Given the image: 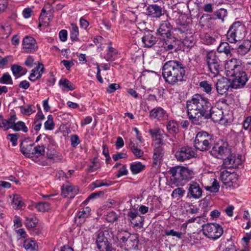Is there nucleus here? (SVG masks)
<instances>
[{
	"instance_id": "1",
	"label": "nucleus",
	"mask_w": 251,
	"mask_h": 251,
	"mask_svg": "<svg viewBox=\"0 0 251 251\" xmlns=\"http://www.w3.org/2000/svg\"><path fill=\"white\" fill-rule=\"evenodd\" d=\"M186 108L188 118L194 125L201 126L209 119L214 123L223 120V112L213 107L209 100L201 94H194L187 100Z\"/></svg>"
},
{
	"instance_id": "2",
	"label": "nucleus",
	"mask_w": 251,
	"mask_h": 251,
	"mask_svg": "<svg viewBox=\"0 0 251 251\" xmlns=\"http://www.w3.org/2000/svg\"><path fill=\"white\" fill-rule=\"evenodd\" d=\"M162 70V75L165 82L171 85L181 82L185 74L184 65L176 60L167 61L164 64Z\"/></svg>"
},
{
	"instance_id": "3",
	"label": "nucleus",
	"mask_w": 251,
	"mask_h": 251,
	"mask_svg": "<svg viewBox=\"0 0 251 251\" xmlns=\"http://www.w3.org/2000/svg\"><path fill=\"white\" fill-rule=\"evenodd\" d=\"M171 175V180L176 186H183L186 181L192 178L195 172L193 169L182 166L172 167L168 171Z\"/></svg>"
},
{
	"instance_id": "4",
	"label": "nucleus",
	"mask_w": 251,
	"mask_h": 251,
	"mask_svg": "<svg viewBox=\"0 0 251 251\" xmlns=\"http://www.w3.org/2000/svg\"><path fill=\"white\" fill-rule=\"evenodd\" d=\"M113 238L114 234L111 229L99 231L97 233L96 244L100 251H112L113 248L110 242Z\"/></svg>"
},
{
	"instance_id": "5",
	"label": "nucleus",
	"mask_w": 251,
	"mask_h": 251,
	"mask_svg": "<svg viewBox=\"0 0 251 251\" xmlns=\"http://www.w3.org/2000/svg\"><path fill=\"white\" fill-rule=\"evenodd\" d=\"M206 61L209 71L214 75L223 70L224 61L221 60V55L215 52H208L206 56Z\"/></svg>"
},
{
	"instance_id": "6",
	"label": "nucleus",
	"mask_w": 251,
	"mask_h": 251,
	"mask_svg": "<svg viewBox=\"0 0 251 251\" xmlns=\"http://www.w3.org/2000/svg\"><path fill=\"white\" fill-rule=\"evenodd\" d=\"M117 239L120 242L122 248H124L125 251H132L138 249L139 240L136 234H130L125 231L123 233L118 234Z\"/></svg>"
},
{
	"instance_id": "7",
	"label": "nucleus",
	"mask_w": 251,
	"mask_h": 251,
	"mask_svg": "<svg viewBox=\"0 0 251 251\" xmlns=\"http://www.w3.org/2000/svg\"><path fill=\"white\" fill-rule=\"evenodd\" d=\"M245 32L244 25L239 22H234L227 32V40L230 43H235L244 38Z\"/></svg>"
},
{
	"instance_id": "8",
	"label": "nucleus",
	"mask_w": 251,
	"mask_h": 251,
	"mask_svg": "<svg viewBox=\"0 0 251 251\" xmlns=\"http://www.w3.org/2000/svg\"><path fill=\"white\" fill-rule=\"evenodd\" d=\"M213 136L205 131L199 132L195 139L196 148L201 151L209 150L213 143Z\"/></svg>"
},
{
	"instance_id": "9",
	"label": "nucleus",
	"mask_w": 251,
	"mask_h": 251,
	"mask_svg": "<svg viewBox=\"0 0 251 251\" xmlns=\"http://www.w3.org/2000/svg\"><path fill=\"white\" fill-rule=\"evenodd\" d=\"M159 46L164 50L172 52L176 51L180 48L181 41L172 35L162 37L159 43Z\"/></svg>"
},
{
	"instance_id": "10",
	"label": "nucleus",
	"mask_w": 251,
	"mask_h": 251,
	"mask_svg": "<svg viewBox=\"0 0 251 251\" xmlns=\"http://www.w3.org/2000/svg\"><path fill=\"white\" fill-rule=\"evenodd\" d=\"M203 234L209 238L216 240L222 235L223 230L222 227L217 224H207L202 226Z\"/></svg>"
},
{
	"instance_id": "11",
	"label": "nucleus",
	"mask_w": 251,
	"mask_h": 251,
	"mask_svg": "<svg viewBox=\"0 0 251 251\" xmlns=\"http://www.w3.org/2000/svg\"><path fill=\"white\" fill-rule=\"evenodd\" d=\"M197 156V154L194 149L188 146L179 148L175 153L176 160L180 162L195 158Z\"/></svg>"
},
{
	"instance_id": "12",
	"label": "nucleus",
	"mask_w": 251,
	"mask_h": 251,
	"mask_svg": "<svg viewBox=\"0 0 251 251\" xmlns=\"http://www.w3.org/2000/svg\"><path fill=\"white\" fill-rule=\"evenodd\" d=\"M202 192L203 191L198 182L193 181L188 185L187 197L189 199H199L202 197Z\"/></svg>"
},
{
	"instance_id": "13",
	"label": "nucleus",
	"mask_w": 251,
	"mask_h": 251,
	"mask_svg": "<svg viewBox=\"0 0 251 251\" xmlns=\"http://www.w3.org/2000/svg\"><path fill=\"white\" fill-rule=\"evenodd\" d=\"M22 45L24 52L28 53L35 52L38 48L35 39L29 36H27L23 39Z\"/></svg>"
},
{
	"instance_id": "14",
	"label": "nucleus",
	"mask_w": 251,
	"mask_h": 251,
	"mask_svg": "<svg viewBox=\"0 0 251 251\" xmlns=\"http://www.w3.org/2000/svg\"><path fill=\"white\" fill-rule=\"evenodd\" d=\"M165 151L162 146L156 147L153 151L152 165L154 167H160L162 163Z\"/></svg>"
},
{
	"instance_id": "15",
	"label": "nucleus",
	"mask_w": 251,
	"mask_h": 251,
	"mask_svg": "<svg viewBox=\"0 0 251 251\" xmlns=\"http://www.w3.org/2000/svg\"><path fill=\"white\" fill-rule=\"evenodd\" d=\"M228 152V144L227 143H217L214 145L210 151V154L216 158L226 155Z\"/></svg>"
},
{
	"instance_id": "16",
	"label": "nucleus",
	"mask_w": 251,
	"mask_h": 251,
	"mask_svg": "<svg viewBox=\"0 0 251 251\" xmlns=\"http://www.w3.org/2000/svg\"><path fill=\"white\" fill-rule=\"evenodd\" d=\"M127 221L135 227H141L144 220L135 210H130L127 214Z\"/></svg>"
},
{
	"instance_id": "17",
	"label": "nucleus",
	"mask_w": 251,
	"mask_h": 251,
	"mask_svg": "<svg viewBox=\"0 0 251 251\" xmlns=\"http://www.w3.org/2000/svg\"><path fill=\"white\" fill-rule=\"evenodd\" d=\"M91 211V209L88 206L81 208L75 216V224L77 226H81L83 224L86 219L90 216Z\"/></svg>"
},
{
	"instance_id": "18",
	"label": "nucleus",
	"mask_w": 251,
	"mask_h": 251,
	"mask_svg": "<svg viewBox=\"0 0 251 251\" xmlns=\"http://www.w3.org/2000/svg\"><path fill=\"white\" fill-rule=\"evenodd\" d=\"M231 85L229 79L226 77H222L219 79L216 84L217 92L220 95H223L228 90Z\"/></svg>"
},
{
	"instance_id": "19",
	"label": "nucleus",
	"mask_w": 251,
	"mask_h": 251,
	"mask_svg": "<svg viewBox=\"0 0 251 251\" xmlns=\"http://www.w3.org/2000/svg\"><path fill=\"white\" fill-rule=\"evenodd\" d=\"M146 14L152 18H159L164 15V11L160 6L154 4L149 5L146 9Z\"/></svg>"
},
{
	"instance_id": "20",
	"label": "nucleus",
	"mask_w": 251,
	"mask_h": 251,
	"mask_svg": "<svg viewBox=\"0 0 251 251\" xmlns=\"http://www.w3.org/2000/svg\"><path fill=\"white\" fill-rule=\"evenodd\" d=\"M61 190L62 195L65 197H68L70 199L74 198L78 191L77 187L69 183L63 185L61 187Z\"/></svg>"
},
{
	"instance_id": "21",
	"label": "nucleus",
	"mask_w": 251,
	"mask_h": 251,
	"mask_svg": "<svg viewBox=\"0 0 251 251\" xmlns=\"http://www.w3.org/2000/svg\"><path fill=\"white\" fill-rule=\"evenodd\" d=\"M17 119V118L14 114L11 115L7 119H4L3 117L0 115V127L5 130L12 129Z\"/></svg>"
},
{
	"instance_id": "22",
	"label": "nucleus",
	"mask_w": 251,
	"mask_h": 251,
	"mask_svg": "<svg viewBox=\"0 0 251 251\" xmlns=\"http://www.w3.org/2000/svg\"><path fill=\"white\" fill-rule=\"evenodd\" d=\"M150 117L151 119L161 121L166 119L167 117L166 112L161 107H156L150 112Z\"/></svg>"
},
{
	"instance_id": "23",
	"label": "nucleus",
	"mask_w": 251,
	"mask_h": 251,
	"mask_svg": "<svg viewBox=\"0 0 251 251\" xmlns=\"http://www.w3.org/2000/svg\"><path fill=\"white\" fill-rule=\"evenodd\" d=\"M241 162L240 158H236L235 155L231 154L225 159L223 165L226 168H237Z\"/></svg>"
},
{
	"instance_id": "24",
	"label": "nucleus",
	"mask_w": 251,
	"mask_h": 251,
	"mask_svg": "<svg viewBox=\"0 0 251 251\" xmlns=\"http://www.w3.org/2000/svg\"><path fill=\"white\" fill-rule=\"evenodd\" d=\"M142 41L145 47L151 48L156 44L157 40L152 32H147L144 33Z\"/></svg>"
},
{
	"instance_id": "25",
	"label": "nucleus",
	"mask_w": 251,
	"mask_h": 251,
	"mask_svg": "<svg viewBox=\"0 0 251 251\" xmlns=\"http://www.w3.org/2000/svg\"><path fill=\"white\" fill-rule=\"evenodd\" d=\"M173 29V26L167 21H163L160 25L157 30V33L162 37H165L172 35L171 31Z\"/></svg>"
},
{
	"instance_id": "26",
	"label": "nucleus",
	"mask_w": 251,
	"mask_h": 251,
	"mask_svg": "<svg viewBox=\"0 0 251 251\" xmlns=\"http://www.w3.org/2000/svg\"><path fill=\"white\" fill-rule=\"evenodd\" d=\"M235 75V78L233 80L232 87L235 88L243 86L248 80L247 75L245 72H239V74Z\"/></svg>"
},
{
	"instance_id": "27",
	"label": "nucleus",
	"mask_w": 251,
	"mask_h": 251,
	"mask_svg": "<svg viewBox=\"0 0 251 251\" xmlns=\"http://www.w3.org/2000/svg\"><path fill=\"white\" fill-rule=\"evenodd\" d=\"M44 70L43 64L42 63H38V65L31 71L29 79L34 81L36 79L40 78L44 72Z\"/></svg>"
},
{
	"instance_id": "28",
	"label": "nucleus",
	"mask_w": 251,
	"mask_h": 251,
	"mask_svg": "<svg viewBox=\"0 0 251 251\" xmlns=\"http://www.w3.org/2000/svg\"><path fill=\"white\" fill-rule=\"evenodd\" d=\"M236 51L237 53L241 56L245 55L249 51H251V41L248 40L244 41L237 48Z\"/></svg>"
},
{
	"instance_id": "29",
	"label": "nucleus",
	"mask_w": 251,
	"mask_h": 251,
	"mask_svg": "<svg viewBox=\"0 0 251 251\" xmlns=\"http://www.w3.org/2000/svg\"><path fill=\"white\" fill-rule=\"evenodd\" d=\"M238 67H239V66L237 63V60L236 59H230L226 61V63L225 64V68L227 71L233 72L231 74L232 75H236L235 70Z\"/></svg>"
},
{
	"instance_id": "30",
	"label": "nucleus",
	"mask_w": 251,
	"mask_h": 251,
	"mask_svg": "<svg viewBox=\"0 0 251 251\" xmlns=\"http://www.w3.org/2000/svg\"><path fill=\"white\" fill-rule=\"evenodd\" d=\"M235 176L236 175L234 173H230L225 171L221 173L220 178L224 183L229 184L233 182V179L235 177Z\"/></svg>"
},
{
	"instance_id": "31",
	"label": "nucleus",
	"mask_w": 251,
	"mask_h": 251,
	"mask_svg": "<svg viewBox=\"0 0 251 251\" xmlns=\"http://www.w3.org/2000/svg\"><path fill=\"white\" fill-rule=\"evenodd\" d=\"M23 246L27 251H34L38 247L35 240L32 238L25 240L24 242Z\"/></svg>"
},
{
	"instance_id": "32",
	"label": "nucleus",
	"mask_w": 251,
	"mask_h": 251,
	"mask_svg": "<svg viewBox=\"0 0 251 251\" xmlns=\"http://www.w3.org/2000/svg\"><path fill=\"white\" fill-rule=\"evenodd\" d=\"M166 128L170 134L175 135L178 132V125L176 121L171 120L166 125Z\"/></svg>"
},
{
	"instance_id": "33",
	"label": "nucleus",
	"mask_w": 251,
	"mask_h": 251,
	"mask_svg": "<svg viewBox=\"0 0 251 251\" xmlns=\"http://www.w3.org/2000/svg\"><path fill=\"white\" fill-rule=\"evenodd\" d=\"M59 85L62 89L66 91H72L75 89V85L66 78L61 79Z\"/></svg>"
},
{
	"instance_id": "34",
	"label": "nucleus",
	"mask_w": 251,
	"mask_h": 251,
	"mask_svg": "<svg viewBox=\"0 0 251 251\" xmlns=\"http://www.w3.org/2000/svg\"><path fill=\"white\" fill-rule=\"evenodd\" d=\"M11 204L15 209H20L24 205L22 198L17 194L13 195Z\"/></svg>"
},
{
	"instance_id": "35",
	"label": "nucleus",
	"mask_w": 251,
	"mask_h": 251,
	"mask_svg": "<svg viewBox=\"0 0 251 251\" xmlns=\"http://www.w3.org/2000/svg\"><path fill=\"white\" fill-rule=\"evenodd\" d=\"M129 147L133 153L136 157L140 158L143 155L144 151L139 148V145L137 144H135L130 140Z\"/></svg>"
},
{
	"instance_id": "36",
	"label": "nucleus",
	"mask_w": 251,
	"mask_h": 251,
	"mask_svg": "<svg viewBox=\"0 0 251 251\" xmlns=\"http://www.w3.org/2000/svg\"><path fill=\"white\" fill-rule=\"evenodd\" d=\"M34 143L30 144L28 145H25L24 143L20 145L21 151L25 155L29 157L32 155V152H33V146Z\"/></svg>"
},
{
	"instance_id": "37",
	"label": "nucleus",
	"mask_w": 251,
	"mask_h": 251,
	"mask_svg": "<svg viewBox=\"0 0 251 251\" xmlns=\"http://www.w3.org/2000/svg\"><path fill=\"white\" fill-rule=\"evenodd\" d=\"M217 51L219 53H224L226 55H231L230 46L227 42L221 43L217 48Z\"/></svg>"
},
{
	"instance_id": "38",
	"label": "nucleus",
	"mask_w": 251,
	"mask_h": 251,
	"mask_svg": "<svg viewBox=\"0 0 251 251\" xmlns=\"http://www.w3.org/2000/svg\"><path fill=\"white\" fill-rule=\"evenodd\" d=\"M117 50L112 47H107V52L104 58L107 61H112L114 60V56L117 54Z\"/></svg>"
},
{
	"instance_id": "39",
	"label": "nucleus",
	"mask_w": 251,
	"mask_h": 251,
	"mask_svg": "<svg viewBox=\"0 0 251 251\" xmlns=\"http://www.w3.org/2000/svg\"><path fill=\"white\" fill-rule=\"evenodd\" d=\"M0 32L2 34V38H7L11 33V28L7 23L1 25L0 27Z\"/></svg>"
},
{
	"instance_id": "40",
	"label": "nucleus",
	"mask_w": 251,
	"mask_h": 251,
	"mask_svg": "<svg viewBox=\"0 0 251 251\" xmlns=\"http://www.w3.org/2000/svg\"><path fill=\"white\" fill-rule=\"evenodd\" d=\"M145 168V165L141 162H137L130 164V169L133 174H137L142 171Z\"/></svg>"
},
{
	"instance_id": "41",
	"label": "nucleus",
	"mask_w": 251,
	"mask_h": 251,
	"mask_svg": "<svg viewBox=\"0 0 251 251\" xmlns=\"http://www.w3.org/2000/svg\"><path fill=\"white\" fill-rule=\"evenodd\" d=\"M12 129L16 131L22 130L25 133L28 131L27 127L22 121H18V122L15 123Z\"/></svg>"
},
{
	"instance_id": "42",
	"label": "nucleus",
	"mask_w": 251,
	"mask_h": 251,
	"mask_svg": "<svg viewBox=\"0 0 251 251\" xmlns=\"http://www.w3.org/2000/svg\"><path fill=\"white\" fill-rule=\"evenodd\" d=\"M79 35L78 28L76 25L71 24V30L70 31V38L72 41H76Z\"/></svg>"
},
{
	"instance_id": "43",
	"label": "nucleus",
	"mask_w": 251,
	"mask_h": 251,
	"mask_svg": "<svg viewBox=\"0 0 251 251\" xmlns=\"http://www.w3.org/2000/svg\"><path fill=\"white\" fill-rule=\"evenodd\" d=\"M181 43H182L185 47L188 49H190L195 45L196 42L194 40V37L190 36L186 37L184 39L183 41L181 42Z\"/></svg>"
},
{
	"instance_id": "44",
	"label": "nucleus",
	"mask_w": 251,
	"mask_h": 251,
	"mask_svg": "<svg viewBox=\"0 0 251 251\" xmlns=\"http://www.w3.org/2000/svg\"><path fill=\"white\" fill-rule=\"evenodd\" d=\"M45 153V147L44 145H37L33 148L32 155L37 157L44 155Z\"/></svg>"
},
{
	"instance_id": "45",
	"label": "nucleus",
	"mask_w": 251,
	"mask_h": 251,
	"mask_svg": "<svg viewBox=\"0 0 251 251\" xmlns=\"http://www.w3.org/2000/svg\"><path fill=\"white\" fill-rule=\"evenodd\" d=\"M200 86L202 90L207 93L210 94L212 90V85L206 80H203L200 83Z\"/></svg>"
},
{
	"instance_id": "46",
	"label": "nucleus",
	"mask_w": 251,
	"mask_h": 251,
	"mask_svg": "<svg viewBox=\"0 0 251 251\" xmlns=\"http://www.w3.org/2000/svg\"><path fill=\"white\" fill-rule=\"evenodd\" d=\"M0 83L10 85L13 84V80L9 73H5L2 75V76L0 77Z\"/></svg>"
},
{
	"instance_id": "47",
	"label": "nucleus",
	"mask_w": 251,
	"mask_h": 251,
	"mask_svg": "<svg viewBox=\"0 0 251 251\" xmlns=\"http://www.w3.org/2000/svg\"><path fill=\"white\" fill-rule=\"evenodd\" d=\"M11 71L14 75L19 74L21 72H23L22 75H25L27 72V70L24 68L23 67L17 65H13L11 66Z\"/></svg>"
},
{
	"instance_id": "48",
	"label": "nucleus",
	"mask_w": 251,
	"mask_h": 251,
	"mask_svg": "<svg viewBox=\"0 0 251 251\" xmlns=\"http://www.w3.org/2000/svg\"><path fill=\"white\" fill-rule=\"evenodd\" d=\"M216 41L215 35L210 33H206L203 38V42L205 44L211 45Z\"/></svg>"
},
{
	"instance_id": "49",
	"label": "nucleus",
	"mask_w": 251,
	"mask_h": 251,
	"mask_svg": "<svg viewBox=\"0 0 251 251\" xmlns=\"http://www.w3.org/2000/svg\"><path fill=\"white\" fill-rule=\"evenodd\" d=\"M37 223V220L35 217H26L25 221V225L27 228H33L36 226Z\"/></svg>"
},
{
	"instance_id": "50",
	"label": "nucleus",
	"mask_w": 251,
	"mask_h": 251,
	"mask_svg": "<svg viewBox=\"0 0 251 251\" xmlns=\"http://www.w3.org/2000/svg\"><path fill=\"white\" fill-rule=\"evenodd\" d=\"M220 185L217 180L214 179L212 184L210 186H206L205 189L206 191H209L211 193H216L219 191Z\"/></svg>"
},
{
	"instance_id": "51",
	"label": "nucleus",
	"mask_w": 251,
	"mask_h": 251,
	"mask_svg": "<svg viewBox=\"0 0 251 251\" xmlns=\"http://www.w3.org/2000/svg\"><path fill=\"white\" fill-rule=\"evenodd\" d=\"M111 181L107 180H97L93 182L94 187H100L102 186H109L111 185Z\"/></svg>"
},
{
	"instance_id": "52",
	"label": "nucleus",
	"mask_w": 251,
	"mask_h": 251,
	"mask_svg": "<svg viewBox=\"0 0 251 251\" xmlns=\"http://www.w3.org/2000/svg\"><path fill=\"white\" fill-rule=\"evenodd\" d=\"M214 15L217 18L222 20L224 21V18L227 16V12L226 9L225 8H220V9L216 11Z\"/></svg>"
},
{
	"instance_id": "53",
	"label": "nucleus",
	"mask_w": 251,
	"mask_h": 251,
	"mask_svg": "<svg viewBox=\"0 0 251 251\" xmlns=\"http://www.w3.org/2000/svg\"><path fill=\"white\" fill-rule=\"evenodd\" d=\"M36 207L39 211L44 212L50 208V205L47 202H40L36 204Z\"/></svg>"
},
{
	"instance_id": "54",
	"label": "nucleus",
	"mask_w": 251,
	"mask_h": 251,
	"mask_svg": "<svg viewBox=\"0 0 251 251\" xmlns=\"http://www.w3.org/2000/svg\"><path fill=\"white\" fill-rule=\"evenodd\" d=\"M149 132L151 135L152 137H154L156 138V140L157 141V143L158 144H160L162 143V140L160 138H157V137H159L161 135V130L159 128H153L149 130Z\"/></svg>"
},
{
	"instance_id": "55",
	"label": "nucleus",
	"mask_w": 251,
	"mask_h": 251,
	"mask_svg": "<svg viewBox=\"0 0 251 251\" xmlns=\"http://www.w3.org/2000/svg\"><path fill=\"white\" fill-rule=\"evenodd\" d=\"M118 216L115 212L111 211L106 215V220L109 223H113L117 220Z\"/></svg>"
},
{
	"instance_id": "56",
	"label": "nucleus",
	"mask_w": 251,
	"mask_h": 251,
	"mask_svg": "<svg viewBox=\"0 0 251 251\" xmlns=\"http://www.w3.org/2000/svg\"><path fill=\"white\" fill-rule=\"evenodd\" d=\"M185 193V190L182 188H177L174 190L172 193V196L173 197H182Z\"/></svg>"
},
{
	"instance_id": "57",
	"label": "nucleus",
	"mask_w": 251,
	"mask_h": 251,
	"mask_svg": "<svg viewBox=\"0 0 251 251\" xmlns=\"http://www.w3.org/2000/svg\"><path fill=\"white\" fill-rule=\"evenodd\" d=\"M12 60V57L11 56H7L5 57L0 56V68H3L9 61Z\"/></svg>"
},
{
	"instance_id": "58",
	"label": "nucleus",
	"mask_w": 251,
	"mask_h": 251,
	"mask_svg": "<svg viewBox=\"0 0 251 251\" xmlns=\"http://www.w3.org/2000/svg\"><path fill=\"white\" fill-rule=\"evenodd\" d=\"M71 146L73 147H76L80 143L79 137L76 134L72 135L70 136Z\"/></svg>"
},
{
	"instance_id": "59",
	"label": "nucleus",
	"mask_w": 251,
	"mask_h": 251,
	"mask_svg": "<svg viewBox=\"0 0 251 251\" xmlns=\"http://www.w3.org/2000/svg\"><path fill=\"white\" fill-rule=\"evenodd\" d=\"M19 135L18 134H9L7 136V139L12 143L13 146L17 145V140Z\"/></svg>"
},
{
	"instance_id": "60",
	"label": "nucleus",
	"mask_w": 251,
	"mask_h": 251,
	"mask_svg": "<svg viewBox=\"0 0 251 251\" xmlns=\"http://www.w3.org/2000/svg\"><path fill=\"white\" fill-rule=\"evenodd\" d=\"M165 234L167 235H172L173 236H176L178 238H181L182 237V233L181 232H177L173 229L170 230H167L165 231Z\"/></svg>"
},
{
	"instance_id": "61",
	"label": "nucleus",
	"mask_w": 251,
	"mask_h": 251,
	"mask_svg": "<svg viewBox=\"0 0 251 251\" xmlns=\"http://www.w3.org/2000/svg\"><path fill=\"white\" fill-rule=\"evenodd\" d=\"M127 154L126 153L124 152H119L116 154H113L112 156V158L115 161H117L119 159L126 158H127Z\"/></svg>"
},
{
	"instance_id": "62",
	"label": "nucleus",
	"mask_w": 251,
	"mask_h": 251,
	"mask_svg": "<svg viewBox=\"0 0 251 251\" xmlns=\"http://www.w3.org/2000/svg\"><path fill=\"white\" fill-rule=\"evenodd\" d=\"M25 64L27 67L31 68L34 64H35L33 57L30 55L28 56Z\"/></svg>"
},
{
	"instance_id": "63",
	"label": "nucleus",
	"mask_w": 251,
	"mask_h": 251,
	"mask_svg": "<svg viewBox=\"0 0 251 251\" xmlns=\"http://www.w3.org/2000/svg\"><path fill=\"white\" fill-rule=\"evenodd\" d=\"M44 126L47 130H52L54 127V124L53 121L47 120L44 124Z\"/></svg>"
},
{
	"instance_id": "64",
	"label": "nucleus",
	"mask_w": 251,
	"mask_h": 251,
	"mask_svg": "<svg viewBox=\"0 0 251 251\" xmlns=\"http://www.w3.org/2000/svg\"><path fill=\"white\" fill-rule=\"evenodd\" d=\"M120 87L119 85L116 83L111 84L107 88V91L109 93L115 92Z\"/></svg>"
}]
</instances>
